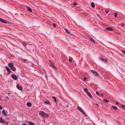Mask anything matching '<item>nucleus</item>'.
<instances>
[{
    "label": "nucleus",
    "mask_w": 125,
    "mask_h": 125,
    "mask_svg": "<svg viewBox=\"0 0 125 125\" xmlns=\"http://www.w3.org/2000/svg\"><path fill=\"white\" fill-rule=\"evenodd\" d=\"M40 115L44 117L48 118L49 116L48 114L45 113L43 111H40Z\"/></svg>",
    "instance_id": "nucleus-1"
},
{
    "label": "nucleus",
    "mask_w": 125,
    "mask_h": 125,
    "mask_svg": "<svg viewBox=\"0 0 125 125\" xmlns=\"http://www.w3.org/2000/svg\"><path fill=\"white\" fill-rule=\"evenodd\" d=\"M91 72H92L95 76L98 77L99 76L98 73L96 71L93 70H91Z\"/></svg>",
    "instance_id": "nucleus-2"
},
{
    "label": "nucleus",
    "mask_w": 125,
    "mask_h": 125,
    "mask_svg": "<svg viewBox=\"0 0 125 125\" xmlns=\"http://www.w3.org/2000/svg\"><path fill=\"white\" fill-rule=\"evenodd\" d=\"M77 108L79 111L81 112L84 115H86L85 113L83 111V110L81 107L78 106L77 107Z\"/></svg>",
    "instance_id": "nucleus-3"
},
{
    "label": "nucleus",
    "mask_w": 125,
    "mask_h": 125,
    "mask_svg": "<svg viewBox=\"0 0 125 125\" xmlns=\"http://www.w3.org/2000/svg\"><path fill=\"white\" fill-rule=\"evenodd\" d=\"M0 21L4 24H8L9 23V22L8 21H6L5 20L3 19L0 18Z\"/></svg>",
    "instance_id": "nucleus-4"
},
{
    "label": "nucleus",
    "mask_w": 125,
    "mask_h": 125,
    "mask_svg": "<svg viewBox=\"0 0 125 125\" xmlns=\"http://www.w3.org/2000/svg\"><path fill=\"white\" fill-rule=\"evenodd\" d=\"M12 78L14 80H16L18 78V77L15 75L12 74L11 75Z\"/></svg>",
    "instance_id": "nucleus-5"
},
{
    "label": "nucleus",
    "mask_w": 125,
    "mask_h": 125,
    "mask_svg": "<svg viewBox=\"0 0 125 125\" xmlns=\"http://www.w3.org/2000/svg\"><path fill=\"white\" fill-rule=\"evenodd\" d=\"M106 30L110 31H113L114 30V29H113L112 27H107L106 28Z\"/></svg>",
    "instance_id": "nucleus-6"
},
{
    "label": "nucleus",
    "mask_w": 125,
    "mask_h": 125,
    "mask_svg": "<svg viewBox=\"0 0 125 125\" xmlns=\"http://www.w3.org/2000/svg\"><path fill=\"white\" fill-rule=\"evenodd\" d=\"M99 59L101 61L105 63H106L108 62V60L104 58H100Z\"/></svg>",
    "instance_id": "nucleus-7"
},
{
    "label": "nucleus",
    "mask_w": 125,
    "mask_h": 125,
    "mask_svg": "<svg viewBox=\"0 0 125 125\" xmlns=\"http://www.w3.org/2000/svg\"><path fill=\"white\" fill-rule=\"evenodd\" d=\"M5 69L8 72V74L9 75L10 74L11 72L10 70L8 67L7 66L6 67Z\"/></svg>",
    "instance_id": "nucleus-8"
},
{
    "label": "nucleus",
    "mask_w": 125,
    "mask_h": 125,
    "mask_svg": "<svg viewBox=\"0 0 125 125\" xmlns=\"http://www.w3.org/2000/svg\"><path fill=\"white\" fill-rule=\"evenodd\" d=\"M17 87L19 90L22 91V86H19V85H17Z\"/></svg>",
    "instance_id": "nucleus-9"
},
{
    "label": "nucleus",
    "mask_w": 125,
    "mask_h": 125,
    "mask_svg": "<svg viewBox=\"0 0 125 125\" xmlns=\"http://www.w3.org/2000/svg\"><path fill=\"white\" fill-rule=\"evenodd\" d=\"M5 121L2 119V118L1 117L0 118V123L1 124H3L5 123Z\"/></svg>",
    "instance_id": "nucleus-10"
},
{
    "label": "nucleus",
    "mask_w": 125,
    "mask_h": 125,
    "mask_svg": "<svg viewBox=\"0 0 125 125\" xmlns=\"http://www.w3.org/2000/svg\"><path fill=\"white\" fill-rule=\"evenodd\" d=\"M8 66L9 67L11 68L12 67H13L14 66L13 64L12 63H9L8 64Z\"/></svg>",
    "instance_id": "nucleus-11"
},
{
    "label": "nucleus",
    "mask_w": 125,
    "mask_h": 125,
    "mask_svg": "<svg viewBox=\"0 0 125 125\" xmlns=\"http://www.w3.org/2000/svg\"><path fill=\"white\" fill-rule=\"evenodd\" d=\"M2 114L4 115L7 116V115L4 109L3 110L2 112Z\"/></svg>",
    "instance_id": "nucleus-12"
},
{
    "label": "nucleus",
    "mask_w": 125,
    "mask_h": 125,
    "mask_svg": "<svg viewBox=\"0 0 125 125\" xmlns=\"http://www.w3.org/2000/svg\"><path fill=\"white\" fill-rule=\"evenodd\" d=\"M32 104L31 103L28 102L27 103V106L29 107H31L32 106Z\"/></svg>",
    "instance_id": "nucleus-13"
},
{
    "label": "nucleus",
    "mask_w": 125,
    "mask_h": 125,
    "mask_svg": "<svg viewBox=\"0 0 125 125\" xmlns=\"http://www.w3.org/2000/svg\"><path fill=\"white\" fill-rule=\"evenodd\" d=\"M13 71H15L16 70V69L15 67L14 66V65L12 67L10 68Z\"/></svg>",
    "instance_id": "nucleus-14"
},
{
    "label": "nucleus",
    "mask_w": 125,
    "mask_h": 125,
    "mask_svg": "<svg viewBox=\"0 0 125 125\" xmlns=\"http://www.w3.org/2000/svg\"><path fill=\"white\" fill-rule=\"evenodd\" d=\"M111 107L116 110L118 109V108L116 106L114 105H112Z\"/></svg>",
    "instance_id": "nucleus-15"
},
{
    "label": "nucleus",
    "mask_w": 125,
    "mask_h": 125,
    "mask_svg": "<svg viewBox=\"0 0 125 125\" xmlns=\"http://www.w3.org/2000/svg\"><path fill=\"white\" fill-rule=\"evenodd\" d=\"M90 40L91 42L93 43L94 44H95V42L94 41V40L93 38H90Z\"/></svg>",
    "instance_id": "nucleus-16"
},
{
    "label": "nucleus",
    "mask_w": 125,
    "mask_h": 125,
    "mask_svg": "<svg viewBox=\"0 0 125 125\" xmlns=\"http://www.w3.org/2000/svg\"><path fill=\"white\" fill-rule=\"evenodd\" d=\"M87 94L91 98H92V96L90 93L88 92H87Z\"/></svg>",
    "instance_id": "nucleus-17"
},
{
    "label": "nucleus",
    "mask_w": 125,
    "mask_h": 125,
    "mask_svg": "<svg viewBox=\"0 0 125 125\" xmlns=\"http://www.w3.org/2000/svg\"><path fill=\"white\" fill-rule=\"evenodd\" d=\"M28 123L30 125H36L35 124L31 122L30 121H29L28 122Z\"/></svg>",
    "instance_id": "nucleus-18"
},
{
    "label": "nucleus",
    "mask_w": 125,
    "mask_h": 125,
    "mask_svg": "<svg viewBox=\"0 0 125 125\" xmlns=\"http://www.w3.org/2000/svg\"><path fill=\"white\" fill-rule=\"evenodd\" d=\"M50 102L48 100H47V101H45L44 102V104H48L50 103Z\"/></svg>",
    "instance_id": "nucleus-19"
},
{
    "label": "nucleus",
    "mask_w": 125,
    "mask_h": 125,
    "mask_svg": "<svg viewBox=\"0 0 125 125\" xmlns=\"http://www.w3.org/2000/svg\"><path fill=\"white\" fill-rule=\"evenodd\" d=\"M54 69H55V70H57V68L56 67V66H55L54 64H53V65H52V66H51Z\"/></svg>",
    "instance_id": "nucleus-20"
},
{
    "label": "nucleus",
    "mask_w": 125,
    "mask_h": 125,
    "mask_svg": "<svg viewBox=\"0 0 125 125\" xmlns=\"http://www.w3.org/2000/svg\"><path fill=\"white\" fill-rule=\"evenodd\" d=\"M91 5L92 7L93 8H94L95 7V5L94 3L93 2H92L91 3Z\"/></svg>",
    "instance_id": "nucleus-21"
},
{
    "label": "nucleus",
    "mask_w": 125,
    "mask_h": 125,
    "mask_svg": "<svg viewBox=\"0 0 125 125\" xmlns=\"http://www.w3.org/2000/svg\"><path fill=\"white\" fill-rule=\"evenodd\" d=\"M27 10H29L30 12H32V10L31 9L30 7H28L27 8Z\"/></svg>",
    "instance_id": "nucleus-22"
},
{
    "label": "nucleus",
    "mask_w": 125,
    "mask_h": 125,
    "mask_svg": "<svg viewBox=\"0 0 125 125\" xmlns=\"http://www.w3.org/2000/svg\"><path fill=\"white\" fill-rule=\"evenodd\" d=\"M52 97L54 100V102H56L57 101L56 97L54 96H52Z\"/></svg>",
    "instance_id": "nucleus-23"
},
{
    "label": "nucleus",
    "mask_w": 125,
    "mask_h": 125,
    "mask_svg": "<svg viewBox=\"0 0 125 125\" xmlns=\"http://www.w3.org/2000/svg\"><path fill=\"white\" fill-rule=\"evenodd\" d=\"M49 62L51 66H52V65L54 64H53V62L50 60H49Z\"/></svg>",
    "instance_id": "nucleus-24"
},
{
    "label": "nucleus",
    "mask_w": 125,
    "mask_h": 125,
    "mask_svg": "<svg viewBox=\"0 0 125 125\" xmlns=\"http://www.w3.org/2000/svg\"><path fill=\"white\" fill-rule=\"evenodd\" d=\"M84 91L86 93H87V92H88V91L87 89V88H84L83 89Z\"/></svg>",
    "instance_id": "nucleus-25"
},
{
    "label": "nucleus",
    "mask_w": 125,
    "mask_h": 125,
    "mask_svg": "<svg viewBox=\"0 0 125 125\" xmlns=\"http://www.w3.org/2000/svg\"><path fill=\"white\" fill-rule=\"evenodd\" d=\"M103 101L106 103H108V102H109V101L108 100H106V99H104L103 100Z\"/></svg>",
    "instance_id": "nucleus-26"
},
{
    "label": "nucleus",
    "mask_w": 125,
    "mask_h": 125,
    "mask_svg": "<svg viewBox=\"0 0 125 125\" xmlns=\"http://www.w3.org/2000/svg\"><path fill=\"white\" fill-rule=\"evenodd\" d=\"M65 30L67 32L68 34H69L70 33L69 31L66 28L65 29Z\"/></svg>",
    "instance_id": "nucleus-27"
},
{
    "label": "nucleus",
    "mask_w": 125,
    "mask_h": 125,
    "mask_svg": "<svg viewBox=\"0 0 125 125\" xmlns=\"http://www.w3.org/2000/svg\"><path fill=\"white\" fill-rule=\"evenodd\" d=\"M87 80V78L85 77L84 76V77L83 79V82H85Z\"/></svg>",
    "instance_id": "nucleus-28"
},
{
    "label": "nucleus",
    "mask_w": 125,
    "mask_h": 125,
    "mask_svg": "<svg viewBox=\"0 0 125 125\" xmlns=\"http://www.w3.org/2000/svg\"><path fill=\"white\" fill-rule=\"evenodd\" d=\"M118 14L117 13H115L114 14V15L115 18H116L117 16L118 15Z\"/></svg>",
    "instance_id": "nucleus-29"
},
{
    "label": "nucleus",
    "mask_w": 125,
    "mask_h": 125,
    "mask_svg": "<svg viewBox=\"0 0 125 125\" xmlns=\"http://www.w3.org/2000/svg\"><path fill=\"white\" fill-rule=\"evenodd\" d=\"M23 62L25 63H27V60L26 59H23Z\"/></svg>",
    "instance_id": "nucleus-30"
},
{
    "label": "nucleus",
    "mask_w": 125,
    "mask_h": 125,
    "mask_svg": "<svg viewBox=\"0 0 125 125\" xmlns=\"http://www.w3.org/2000/svg\"><path fill=\"white\" fill-rule=\"evenodd\" d=\"M77 4V3L76 2H74L73 4V5L74 6H76Z\"/></svg>",
    "instance_id": "nucleus-31"
},
{
    "label": "nucleus",
    "mask_w": 125,
    "mask_h": 125,
    "mask_svg": "<svg viewBox=\"0 0 125 125\" xmlns=\"http://www.w3.org/2000/svg\"><path fill=\"white\" fill-rule=\"evenodd\" d=\"M22 44H23V45L24 46H25V47H26V43H22Z\"/></svg>",
    "instance_id": "nucleus-32"
},
{
    "label": "nucleus",
    "mask_w": 125,
    "mask_h": 125,
    "mask_svg": "<svg viewBox=\"0 0 125 125\" xmlns=\"http://www.w3.org/2000/svg\"><path fill=\"white\" fill-rule=\"evenodd\" d=\"M96 94L98 95H99V94L98 91H96Z\"/></svg>",
    "instance_id": "nucleus-33"
},
{
    "label": "nucleus",
    "mask_w": 125,
    "mask_h": 125,
    "mask_svg": "<svg viewBox=\"0 0 125 125\" xmlns=\"http://www.w3.org/2000/svg\"><path fill=\"white\" fill-rule=\"evenodd\" d=\"M53 25L54 27H55L56 26V24L54 23L53 24Z\"/></svg>",
    "instance_id": "nucleus-34"
},
{
    "label": "nucleus",
    "mask_w": 125,
    "mask_h": 125,
    "mask_svg": "<svg viewBox=\"0 0 125 125\" xmlns=\"http://www.w3.org/2000/svg\"><path fill=\"white\" fill-rule=\"evenodd\" d=\"M122 52L124 54H125V51L124 50H122Z\"/></svg>",
    "instance_id": "nucleus-35"
},
{
    "label": "nucleus",
    "mask_w": 125,
    "mask_h": 125,
    "mask_svg": "<svg viewBox=\"0 0 125 125\" xmlns=\"http://www.w3.org/2000/svg\"><path fill=\"white\" fill-rule=\"evenodd\" d=\"M72 59H69V61L70 62H71L72 61Z\"/></svg>",
    "instance_id": "nucleus-36"
},
{
    "label": "nucleus",
    "mask_w": 125,
    "mask_h": 125,
    "mask_svg": "<svg viewBox=\"0 0 125 125\" xmlns=\"http://www.w3.org/2000/svg\"><path fill=\"white\" fill-rule=\"evenodd\" d=\"M124 25V23H121V25L122 26H123Z\"/></svg>",
    "instance_id": "nucleus-37"
},
{
    "label": "nucleus",
    "mask_w": 125,
    "mask_h": 125,
    "mask_svg": "<svg viewBox=\"0 0 125 125\" xmlns=\"http://www.w3.org/2000/svg\"><path fill=\"white\" fill-rule=\"evenodd\" d=\"M109 11H107V10H106L105 11V13H106V14H107L109 12Z\"/></svg>",
    "instance_id": "nucleus-38"
},
{
    "label": "nucleus",
    "mask_w": 125,
    "mask_h": 125,
    "mask_svg": "<svg viewBox=\"0 0 125 125\" xmlns=\"http://www.w3.org/2000/svg\"><path fill=\"white\" fill-rule=\"evenodd\" d=\"M2 108H3V107L2 106H0V110H1V109H2Z\"/></svg>",
    "instance_id": "nucleus-39"
},
{
    "label": "nucleus",
    "mask_w": 125,
    "mask_h": 125,
    "mask_svg": "<svg viewBox=\"0 0 125 125\" xmlns=\"http://www.w3.org/2000/svg\"><path fill=\"white\" fill-rule=\"evenodd\" d=\"M121 106L122 107H125V105H121Z\"/></svg>",
    "instance_id": "nucleus-40"
},
{
    "label": "nucleus",
    "mask_w": 125,
    "mask_h": 125,
    "mask_svg": "<svg viewBox=\"0 0 125 125\" xmlns=\"http://www.w3.org/2000/svg\"><path fill=\"white\" fill-rule=\"evenodd\" d=\"M6 98L8 100H9V97L7 96L6 97Z\"/></svg>",
    "instance_id": "nucleus-41"
},
{
    "label": "nucleus",
    "mask_w": 125,
    "mask_h": 125,
    "mask_svg": "<svg viewBox=\"0 0 125 125\" xmlns=\"http://www.w3.org/2000/svg\"><path fill=\"white\" fill-rule=\"evenodd\" d=\"M95 105H96V106H99V104H95Z\"/></svg>",
    "instance_id": "nucleus-42"
},
{
    "label": "nucleus",
    "mask_w": 125,
    "mask_h": 125,
    "mask_svg": "<svg viewBox=\"0 0 125 125\" xmlns=\"http://www.w3.org/2000/svg\"><path fill=\"white\" fill-rule=\"evenodd\" d=\"M104 96V94H101V97H103Z\"/></svg>",
    "instance_id": "nucleus-43"
},
{
    "label": "nucleus",
    "mask_w": 125,
    "mask_h": 125,
    "mask_svg": "<svg viewBox=\"0 0 125 125\" xmlns=\"http://www.w3.org/2000/svg\"><path fill=\"white\" fill-rule=\"evenodd\" d=\"M115 103L116 104H119V103L118 102H116Z\"/></svg>",
    "instance_id": "nucleus-44"
},
{
    "label": "nucleus",
    "mask_w": 125,
    "mask_h": 125,
    "mask_svg": "<svg viewBox=\"0 0 125 125\" xmlns=\"http://www.w3.org/2000/svg\"><path fill=\"white\" fill-rule=\"evenodd\" d=\"M21 125H26V124L24 123L22 124Z\"/></svg>",
    "instance_id": "nucleus-45"
},
{
    "label": "nucleus",
    "mask_w": 125,
    "mask_h": 125,
    "mask_svg": "<svg viewBox=\"0 0 125 125\" xmlns=\"http://www.w3.org/2000/svg\"><path fill=\"white\" fill-rule=\"evenodd\" d=\"M8 124V122H6V125H7Z\"/></svg>",
    "instance_id": "nucleus-46"
},
{
    "label": "nucleus",
    "mask_w": 125,
    "mask_h": 125,
    "mask_svg": "<svg viewBox=\"0 0 125 125\" xmlns=\"http://www.w3.org/2000/svg\"><path fill=\"white\" fill-rule=\"evenodd\" d=\"M43 71H44V72L45 73L46 72V71L44 70H43Z\"/></svg>",
    "instance_id": "nucleus-47"
},
{
    "label": "nucleus",
    "mask_w": 125,
    "mask_h": 125,
    "mask_svg": "<svg viewBox=\"0 0 125 125\" xmlns=\"http://www.w3.org/2000/svg\"><path fill=\"white\" fill-rule=\"evenodd\" d=\"M0 113H1V112H0Z\"/></svg>",
    "instance_id": "nucleus-48"
}]
</instances>
